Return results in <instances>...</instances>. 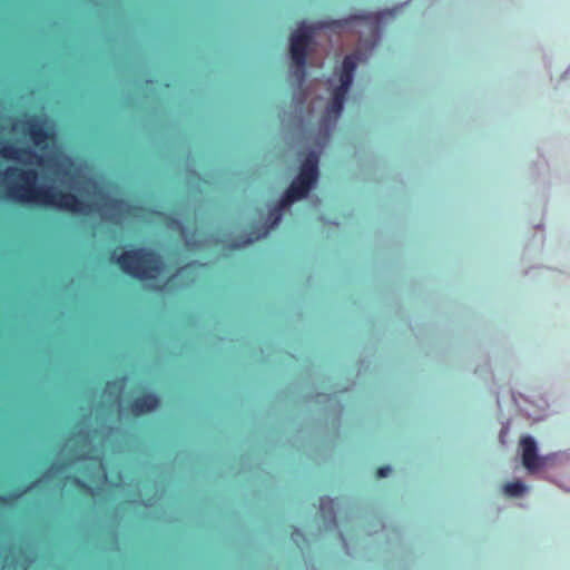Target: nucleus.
<instances>
[{
	"mask_svg": "<svg viewBox=\"0 0 570 570\" xmlns=\"http://www.w3.org/2000/svg\"><path fill=\"white\" fill-rule=\"evenodd\" d=\"M4 176L9 179L4 197L14 204L41 205L72 214H87L91 209V204L77 194L36 186L38 179L36 169L9 166L4 170Z\"/></svg>",
	"mask_w": 570,
	"mask_h": 570,
	"instance_id": "obj_1",
	"label": "nucleus"
},
{
	"mask_svg": "<svg viewBox=\"0 0 570 570\" xmlns=\"http://www.w3.org/2000/svg\"><path fill=\"white\" fill-rule=\"evenodd\" d=\"M311 190L309 187L306 185L299 183L296 178L291 183L288 188L286 189L285 194L279 199L278 204L275 205L269 210V219L271 224L267 226H264V230L262 233H255L252 232L245 240H243V244H250L255 239H258L261 236H265L268 234V232L274 228L282 218V210L288 207L291 204H293L296 200H299L307 196L308 191Z\"/></svg>",
	"mask_w": 570,
	"mask_h": 570,
	"instance_id": "obj_2",
	"label": "nucleus"
},
{
	"mask_svg": "<svg viewBox=\"0 0 570 570\" xmlns=\"http://www.w3.org/2000/svg\"><path fill=\"white\" fill-rule=\"evenodd\" d=\"M358 60L360 57L357 53L347 55L343 59L342 70L340 73L341 83L334 89L332 101L328 106V112L333 114L335 117H338L343 111L345 97L353 82Z\"/></svg>",
	"mask_w": 570,
	"mask_h": 570,
	"instance_id": "obj_3",
	"label": "nucleus"
},
{
	"mask_svg": "<svg viewBox=\"0 0 570 570\" xmlns=\"http://www.w3.org/2000/svg\"><path fill=\"white\" fill-rule=\"evenodd\" d=\"M312 40V29L302 26L291 36V57L295 67V76L298 83H303L306 77L307 48Z\"/></svg>",
	"mask_w": 570,
	"mask_h": 570,
	"instance_id": "obj_4",
	"label": "nucleus"
},
{
	"mask_svg": "<svg viewBox=\"0 0 570 570\" xmlns=\"http://www.w3.org/2000/svg\"><path fill=\"white\" fill-rule=\"evenodd\" d=\"M109 261L118 266L124 274L137 281H142V246L124 250L121 254H118L117 249H112L109 254Z\"/></svg>",
	"mask_w": 570,
	"mask_h": 570,
	"instance_id": "obj_5",
	"label": "nucleus"
},
{
	"mask_svg": "<svg viewBox=\"0 0 570 570\" xmlns=\"http://www.w3.org/2000/svg\"><path fill=\"white\" fill-rule=\"evenodd\" d=\"M520 445L522 463L528 471L534 472L544 466L546 459L538 455L537 442L532 436L525 435L521 438Z\"/></svg>",
	"mask_w": 570,
	"mask_h": 570,
	"instance_id": "obj_6",
	"label": "nucleus"
},
{
	"mask_svg": "<svg viewBox=\"0 0 570 570\" xmlns=\"http://www.w3.org/2000/svg\"><path fill=\"white\" fill-rule=\"evenodd\" d=\"M0 156L8 160L23 161L35 160L42 161V156L30 147H17L13 144H4L0 146Z\"/></svg>",
	"mask_w": 570,
	"mask_h": 570,
	"instance_id": "obj_7",
	"label": "nucleus"
},
{
	"mask_svg": "<svg viewBox=\"0 0 570 570\" xmlns=\"http://www.w3.org/2000/svg\"><path fill=\"white\" fill-rule=\"evenodd\" d=\"M318 177V157L311 153L306 159L303 161L299 173L296 179L312 188V186L316 183Z\"/></svg>",
	"mask_w": 570,
	"mask_h": 570,
	"instance_id": "obj_8",
	"label": "nucleus"
},
{
	"mask_svg": "<svg viewBox=\"0 0 570 570\" xmlns=\"http://www.w3.org/2000/svg\"><path fill=\"white\" fill-rule=\"evenodd\" d=\"M26 134L41 150H45L48 147V142L52 138V134L35 117L27 122Z\"/></svg>",
	"mask_w": 570,
	"mask_h": 570,
	"instance_id": "obj_9",
	"label": "nucleus"
},
{
	"mask_svg": "<svg viewBox=\"0 0 570 570\" xmlns=\"http://www.w3.org/2000/svg\"><path fill=\"white\" fill-rule=\"evenodd\" d=\"M153 256L154 253L145 247V281L154 278L163 269V263L160 261L153 262Z\"/></svg>",
	"mask_w": 570,
	"mask_h": 570,
	"instance_id": "obj_10",
	"label": "nucleus"
},
{
	"mask_svg": "<svg viewBox=\"0 0 570 570\" xmlns=\"http://www.w3.org/2000/svg\"><path fill=\"white\" fill-rule=\"evenodd\" d=\"M104 394L108 396L112 406H118L122 399V385L117 381H108L105 385Z\"/></svg>",
	"mask_w": 570,
	"mask_h": 570,
	"instance_id": "obj_11",
	"label": "nucleus"
},
{
	"mask_svg": "<svg viewBox=\"0 0 570 570\" xmlns=\"http://www.w3.org/2000/svg\"><path fill=\"white\" fill-rule=\"evenodd\" d=\"M503 491L509 497H520L527 491V487L521 481H513L505 483Z\"/></svg>",
	"mask_w": 570,
	"mask_h": 570,
	"instance_id": "obj_12",
	"label": "nucleus"
},
{
	"mask_svg": "<svg viewBox=\"0 0 570 570\" xmlns=\"http://www.w3.org/2000/svg\"><path fill=\"white\" fill-rule=\"evenodd\" d=\"M36 484V482H33L30 487L19 491V492H16L13 493L12 495H2L0 494V504L1 505H6V504H9L12 500H17L19 498H21L24 493H27L33 485Z\"/></svg>",
	"mask_w": 570,
	"mask_h": 570,
	"instance_id": "obj_13",
	"label": "nucleus"
},
{
	"mask_svg": "<svg viewBox=\"0 0 570 570\" xmlns=\"http://www.w3.org/2000/svg\"><path fill=\"white\" fill-rule=\"evenodd\" d=\"M157 402V397L145 390V413L151 411L156 406Z\"/></svg>",
	"mask_w": 570,
	"mask_h": 570,
	"instance_id": "obj_14",
	"label": "nucleus"
},
{
	"mask_svg": "<svg viewBox=\"0 0 570 570\" xmlns=\"http://www.w3.org/2000/svg\"><path fill=\"white\" fill-rule=\"evenodd\" d=\"M132 411L136 416L142 414V395H137L132 401Z\"/></svg>",
	"mask_w": 570,
	"mask_h": 570,
	"instance_id": "obj_15",
	"label": "nucleus"
},
{
	"mask_svg": "<svg viewBox=\"0 0 570 570\" xmlns=\"http://www.w3.org/2000/svg\"><path fill=\"white\" fill-rule=\"evenodd\" d=\"M334 501L331 498H322L321 499V509L328 510V512H333Z\"/></svg>",
	"mask_w": 570,
	"mask_h": 570,
	"instance_id": "obj_16",
	"label": "nucleus"
},
{
	"mask_svg": "<svg viewBox=\"0 0 570 570\" xmlns=\"http://www.w3.org/2000/svg\"><path fill=\"white\" fill-rule=\"evenodd\" d=\"M391 472V468L389 465L381 466L377 469L376 475L377 478H385Z\"/></svg>",
	"mask_w": 570,
	"mask_h": 570,
	"instance_id": "obj_17",
	"label": "nucleus"
},
{
	"mask_svg": "<svg viewBox=\"0 0 570 570\" xmlns=\"http://www.w3.org/2000/svg\"><path fill=\"white\" fill-rule=\"evenodd\" d=\"M73 483H75L77 487H79V488H87V484H86L82 480H80L79 478H76V476H75V478H73Z\"/></svg>",
	"mask_w": 570,
	"mask_h": 570,
	"instance_id": "obj_18",
	"label": "nucleus"
},
{
	"mask_svg": "<svg viewBox=\"0 0 570 570\" xmlns=\"http://www.w3.org/2000/svg\"><path fill=\"white\" fill-rule=\"evenodd\" d=\"M342 23L340 21H332L328 26L330 27H337V26H341Z\"/></svg>",
	"mask_w": 570,
	"mask_h": 570,
	"instance_id": "obj_19",
	"label": "nucleus"
},
{
	"mask_svg": "<svg viewBox=\"0 0 570 570\" xmlns=\"http://www.w3.org/2000/svg\"><path fill=\"white\" fill-rule=\"evenodd\" d=\"M173 223L180 225L179 220H177V219H173Z\"/></svg>",
	"mask_w": 570,
	"mask_h": 570,
	"instance_id": "obj_20",
	"label": "nucleus"
}]
</instances>
